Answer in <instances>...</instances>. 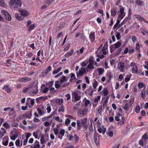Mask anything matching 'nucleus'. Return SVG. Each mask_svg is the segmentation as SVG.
<instances>
[{
    "instance_id": "nucleus-1",
    "label": "nucleus",
    "mask_w": 148,
    "mask_h": 148,
    "mask_svg": "<svg viewBox=\"0 0 148 148\" xmlns=\"http://www.w3.org/2000/svg\"><path fill=\"white\" fill-rule=\"evenodd\" d=\"M9 4V6L13 10L20 8L22 5L20 0H10Z\"/></svg>"
},
{
    "instance_id": "nucleus-2",
    "label": "nucleus",
    "mask_w": 148,
    "mask_h": 148,
    "mask_svg": "<svg viewBox=\"0 0 148 148\" xmlns=\"http://www.w3.org/2000/svg\"><path fill=\"white\" fill-rule=\"evenodd\" d=\"M103 44H101L97 49V51L95 52L96 55H101L103 54L106 55L108 52V49L106 48H104V47H102Z\"/></svg>"
},
{
    "instance_id": "nucleus-3",
    "label": "nucleus",
    "mask_w": 148,
    "mask_h": 148,
    "mask_svg": "<svg viewBox=\"0 0 148 148\" xmlns=\"http://www.w3.org/2000/svg\"><path fill=\"white\" fill-rule=\"evenodd\" d=\"M87 121V119L86 118H84L82 119L77 120V129L78 130H80L81 126L86 124Z\"/></svg>"
},
{
    "instance_id": "nucleus-4",
    "label": "nucleus",
    "mask_w": 148,
    "mask_h": 148,
    "mask_svg": "<svg viewBox=\"0 0 148 148\" xmlns=\"http://www.w3.org/2000/svg\"><path fill=\"white\" fill-rule=\"evenodd\" d=\"M72 97L74 98V101L76 102L81 98V96L78 94V91H75L72 92Z\"/></svg>"
},
{
    "instance_id": "nucleus-5",
    "label": "nucleus",
    "mask_w": 148,
    "mask_h": 148,
    "mask_svg": "<svg viewBox=\"0 0 148 148\" xmlns=\"http://www.w3.org/2000/svg\"><path fill=\"white\" fill-rule=\"evenodd\" d=\"M93 65V57L91 56L89 58V64L85 68L86 70L88 68L89 69L92 70L94 69Z\"/></svg>"
},
{
    "instance_id": "nucleus-6",
    "label": "nucleus",
    "mask_w": 148,
    "mask_h": 148,
    "mask_svg": "<svg viewBox=\"0 0 148 148\" xmlns=\"http://www.w3.org/2000/svg\"><path fill=\"white\" fill-rule=\"evenodd\" d=\"M88 110V108H85L82 109H79L77 112V114L79 116H84L86 114Z\"/></svg>"
},
{
    "instance_id": "nucleus-7",
    "label": "nucleus",
    "mask_w": 148,
    "mask_h": 148,
    "mask_svg": "<svg viewBox=\"0 0 148 148\" xmlns=\"http://www.w3.org/2000/svg\"><path fill=\"white\" fill-rule=\"evenodd\" d=\"M1 12L2 14L4 15L5 18L7 21H10L11 20V16L8 12L4 10H2L1 11Z\"/></svg>"
},
{
    "instance_id": "nucleus-8",
    "label": "nucleus",
    "mask_w": 148,
    "mask_h": 148,
    "mask_svg": "<svg viewBox=\"0 0 148 148\" xmlns=\"http://www.w3.org/2000/svg\"><path fill=\"white\" fill-rule=\"evenodd\" d=\"M120 14L118 16V19H120L122 20L125 16L126 13L124 11V9L123 7H121L119 10Z\"/></svg>"
},
{
    "instance_id": "nucleus-9",
    "label": "nucleus",
    "mask_w": 148,
    "mask_h": 148,
    "mask_svg": "<svg viewBox=\"0 0 148 148\" xmlns=\"http://www.w3.org/2000/svg\"><path fill=\"white\" fill-rule=\"evenodd\" d=\"M130 66L132 67V73H137V66L135 63L134 62H131Z\"/></svg>"
},
{
    "instance_id": "nucleus-10",
    "label": "nucleus",
    "mask_w": 148,
    "mask_h": 148,
    "mask_svg": "<svg viewBox=\"0 0 148 148\" xmlns=\"http://www.w3.org/2000/svg\"><path fill=\"white\" fill-rule=\"evenodd\" d=\"M118 69L121 72H124V69L125 68L124 64L123 62H119L118 65Z\"/></svg>"
},
{
    "instance_id": "nucleus-11",
    "label": "nucleus",
    "mask_w": 148,
    "mask_h": 148,
    "mask_svg": "<svg viewBox=\"0 0 148 148\" xmlns=\"http://www.w3.org/2000/svg\"><path fill=\"white\" fill-rule=\"evenodd\" d=\"M40 93H46L49 90L48 88L44 84L42 85L40 87Z\"/></svg>"
},
{
    "instance_id": "nucleus-12",
    "label": "nucleus",
    "mask_w": 148,
    "mask_h": 148,
    "mask_svg": "<svg viewBox=\"0 0 148 148\" xmlns=\"http://www.w3.org/2000/svg\"><path fill=\"white\" fill-rule=\"evenodd\" d=\"M86 69L84 67H82L80 69L78 73H77V77H78L79 76H82L84 73L86 72Z\"/></svg>"
},
{
    "instance_id": "nucleus-13",
    "label": "nucleus",
    "mask_w": 148,
    "mask_h": 148,
    "mask_svg": "<svg viewBox=\"0 0 148 148\" xmlns=\"http://www.w3.org/2000/svg\"><path fill=\"white\" fill-rule=\"evenodd\" d=\"M89 38L91 42H95V32H91L89 35Z\"/></svg>"
},
{
    "instance_id": "nucleus-14",
    "label": "nucleus",
    "mask_w": 148,
    "mask_h": 148,
    "mask_svg": "<svg viewBox=\"0 0 148 148\" xmlns=\"http://www.w3.org/2000/svg\"><path fill=\"white\" fill-rule=\"evenodd\" d=\"M97 131L99 133L104 134L106 131V129L103 126H101L97 127Z\"/></svg>"
},
{
    "instance_id": "nucleus-15",
    "label": "nucleus",
    "mask_w": 148,
    "mask_h": 148,
    "mask_svg": "<svg viewBox=\"0 0 148 148\" xmlns=\"http://www.w3.org/2000/svg\"><path fill=\"white\" fill-rule=\"evenodd\" d=\"M19 12L22 16L23 17H27L29 15V13L27 11L25 10H20Z\"/></svg>"
},
{
    "instance_id": "nucleus-16",
    "label": "nucleus",
    "mask_w": 148,
    "mask_h": 148,
    "mask_svg": "<svg viewBox=\"0 0 148 148\" xmlns=\"http://www.w3.org/2000/svg\"><path fill=\"white\" fill-rule=\"evenodd\" d=\"M31 80V78L27 77H24L20 78L18 79V81L23 83L26 82Z\"/></svg>"
},
{
    "instance_id": "nucleus-17",
    "label": "nucleus",
    "mask_w": 148,
    "mask_h": 148,
    "mask_svg": "<svg viewBox=\"0 0 148 148\" xmlns=\"http://www.w3.org/2000/svg\"><path fill=\"white\" fill-rule=\"evenodd\" d=\"M94 139L95 143L97 145L99 144V136H98V133L97 132H95L94 133Z\"/></svg>"
},
{
    "instance_id": "nucleus-18",
    "label": "nucleus",
    "mask_w": 148,
    "mask_h": 148,
    "mask_svg": "<svg viewBox=\"0 0 148 148\" xmlns=\"http://www.w3.org/2000/svg\"><path fill=\"white\" fill-rule=\"evenodd\" d=\"M64 130L63 129H61L59 132V134L58 136V138L60 139L61 140H62V136L64 135Z\"/></svg>"
},
{
    "instance_id": "nucleus-19",
    "label": "nucleus",
    "mask_w": 148,
    "mask_h": 148,
    "mask_svg": "<svg viewBox=\"0 0 148 148\" xmlns=\"http://www.w3.org/2000/svg\"><path fill=\"white\" fill-rule=\"evenodd\" d=\"M134 16L139 21L141 22L143 21L144 22H146V20L140 15L138 14H135L134 15Z\"/></svg>"
},
{
    "instance_id": "nucleus-20",
    "label": "nucleus",
    "mask_w": 148,
    "mask_h": 148,
    "mask_svg": "<svg viewBox=\"0 0 148 148\" xmlns=\"http://www.w3.org/2000/svg\"><path fill=\"white\" fill-rule=\"evenodd\" d=\"M93 122L94 124L96 125L97 127L101 126V122L97 117L95 118Z\"/></svg>"
},
{
    "instance_id": "nucleus-21",
    "label": "nucleus",
    "mask_w": 148,
    "mask_h": 148,
    "mask_svg": "<svg viewBox=\"0 0 148 148\" xmlns=\"http://www.w3.org/2000/svg\"><path fill=\"white\" fill-rule=\"evenodd\" d=\"M9 139L7 136H5L3 139V141H4L3 143V145L4 146H7L8 145Z\"/></svg>"
},
{
    "instance_id": "nucleus-22",
    "label": "nucleus",
    "mask_w": 148,
    "mask_h": 148,
    "mask_svg": "<svg viewBox=\"0 0 148 148\" xmlns=\"http://www.w3.org/2000/svg\"><path fill=\"white\" fill-rule=\"evenodd\" d=\"M18 136V133L17 132H15L14 133L12 136H10V138L11 140H14L16 139Z\"/></svg>"
},
{
    "instance_id": "nucleus-23",
    "label": "nucleus",
    "mask_w": 148,
    "mask_h": 148,
    "mask_svg": "<svg viewBox=\"0 0 148 148\" xmlns=\"http://www.w3.org/2000/svg\"><path fill=\"white\" fill-rule=\"evenodd\" d=\"M0 6L4 8H6L7 5L5 0H0Z\"/></svg>"
},
{
    "instance_id": "nucleus-24",
    "label": "nucleus",
    "mask_w": 148,
    "mask_h": 148,
    "mask_svg": "<svg viewBox=\"0 0 148 148\" xmlns=\"http://www.w3.org/2000/svg\"><path fill=\"white\" fill-rule=\"evenodd\" d=\"M15 17L18 21H22L23 19V17L19 15L17 13H15L14 14Z\"/></svg>"
},
{
    "instance_id": "nucleus-25",
    "label": "nucleus",
    "mask_w": 148,
    "mask_h": 148,
    "mask_svg": "<svg viewBox=\"0 0 148 148\" xmlns=\"http://www.w3.org/2000/svg\"><path fill=\"white\" fill-rule=\"evenodd\" d=\"M3 89L5 91L8 93H9L11 92L10 88L9 87V86L7 85L4 86Z\"/></svg>"
},
{
    "instance_id": "nucleus-26",
    "label": "nucleus",
    "mask_w": 148,
    "mask_h": 148,
    "mask_svg": "<svg viewBox=\"0 0 148 148\" xmlns=\"http://www.w3.org/2000/svg\"><path fill=\"white\" fill-rule=\"evenodd\" d=\"M93 81L92 84L93 89L96 90V87L98 85V83L95 79H94Z\"/></svg>"
},
{
    "instance_id": "nucleus-27",
    "label": "nucleus",
    "mask_w": 148,
    "mask_h": 148,
    "mask_svg": "<svg viewBox=\"0 0 148 148\" xmlns=\"http://www.w3.org/2000/svg\"><path fill=\"white\" fill-rule=\"evenodd\" d=\"M137 86L138 88L139 89L142 88L143 87L145 88V85L142 82H139L137 84Z\"/></svg>"
},
{
    "instance_id": "nucleus-28",
    "label": "nucleus",
    "mask_w": 148,
    "mask_h": 148,
    "mask_svg": "<svg viewBox=\"0 0 148 148\" xmlns=\"http://www.w3.org/2000/svg\"><path fill=\"white\" fill-rule=\"evenodd\" d=\"M15 145L17 147H21L23 143H22V140H21V144H20V141L18 139H17L15 141Z\"/></svg>"
},
{
    "instance_id": "nucleus-29",
    "label": "nucleus",
    "mask_w": 148,
    "mask_h": 148,
    "mask_svg": "<svg viewBox=\"0 0 148 148\" xmlns=\"http://www.w3.org/2000/svg\"><path fill=\"white\" fill-rule=\"evenodd\" d=\"M106 134L108 136L110 137H112L113 135V132L110 129L108 130L106 132Z\"/></svg>"
},
{
    "instance_id": "nucleus-30",
    "label": "nucleus",
    "mask_w": 148,
    "mask_h": 148,
    "mask_svg": "<svg viewBox=\"0 0 148 148\" xmlns=\"http://www.w3.org/2000/svg\"><path fill=\"white\" fill-rule=\"evenodd\" d=\"M62 69V67H60L57 69L54 70L52 73L53 75H55L59 72Z\"/></svg>"
},
{
    "instance_id": "nucleus-31",
    "label": "nucleus",
    "mask_w": 148,
    "mask_h": 148,
    "mask_svg": "<svg viewBox=\"0 0 148 148\" xmlns=\"http://www.w3.org/2000/svg\"><path fill=\"white\" fill-rule=\"evenodd\" d=\"M136 3L138 5L143 6L144 5V2L140 0H136Z\"/></svg>"
},
{
    "instance_id": "nucleus-32",
    "label": "nucleus",
    "mask_w": 148,
    "mask_h": 148,
    "mask_svg": "<svg viewBox=\"0 0 148 148\" xmlns=\"http://www.w3.org/2000/svg\"><path fill=\"white\" fill-rule=\"evenodd\" d=\"M27 27L28 30L29 32H31L32 29H34L35 27V24H34L29 26Z\"/></svg>"
},
{
    "instance_id": "nucleus-33",
    "label": "nucleus",
    "mask_w": 148,
    "mask_h": 148,
    "mask_svg": "<svg viewBox=\"0 0 148 148\" xmlns=\"http://www.w3.org/2000/svg\"><path fill=\"white\" fill-rule=\"evenodd\" d=\"M73 50H71L70 52H67L65 54V56L66 58H68V57L72 55V54L73 53Z\"/></svg>"
},
{
    "instance_id": "nucleus-34",
    "label": "nucleus",
    "mask_w": 148,
    "mask_h": 148,
    "mask_svg": "<svg viewBox=\"0 0 148 148\" xmlns=\"http://www.w3.org/2000/svg\"><path fill=\"white\" fill-rule=\"evenodd\" d=\"M37 111L39 115L40 116H42L43 114H45V112L43 110H42L40 108H38L37 109Z\"/></svg>"
},
{
    "instance_id": "nucleus-35",
    "label": "nucleus",
    "mask_w": 148,
    "mask_h": 148,
    "mask_svg": "<svg viewBox=\"0 0 148 148\" xmlns=\"http://www.w3.org/2000/svg\"><path fill=\"white\" fill-rule=\"evenodd\" d=\"M121 43L119 41L117 42L116 43L114 44V46L115 48H119L121 45Z\"/></svg>"
},
{
    "instance_id": "nucleus-36",
    "label": "nucleus",
    "mask_w": 148,
    "mask_h": 148,
    "mask_svg": "<svg viewBox=\"0 0 148 148\" xmlns=\"http://www.w3.org/2000/svg\"><path fill=\"white\" fill-rule=\"evenodd\" d=\"M83 101H84V105L86 107H87L90 103L89 100H87L85 97Z\"/></svg>"
},
{
    "instance_id": "nucleus-37",
    "label": "nucleus",
    "mask_w": 148,
    "mask_h": 148,
    "mask_svg": "<svg viewBox=\"0 0 148 148\" xmlns=\"http://www.w3.org/2000/svg\"><path fill=\"white\" fill-rule=\"evenodd\" d=\"M111 15L112 16H115L116 14V11L114 9H112L111 10Z\"/></svg>"
},
{
    "instance_id": "nucleus-38",
    "label": "nucleus",
    "mask_w": 148,
    "mask_h": 148,
    "mask_svg": "<svg viewBox=\"0 0 148 148\" xmlns=\"http://www.w3.org/2000/svg\"><path fill=\"white\" fill-rule=\"evenodd\" d=\"M104 96L106 97L108 94V91L106 88H104L103 91Z\"/></svg>"
},
{
    "instance_id": "nucleus-39",
    "label": "nucleus",
    "mask_w": 148,
    "mask_h": 148,
    "mask_svg": "<svg viewBox=\"0 0 148 148\" xmlns=\"http://www.w3.org/2000/svg\"><path fill=\"white\" fill-rule=\"evenodd\" d=\"M142 139H143L144 140H146L148 139V135L147 134V132L145 133L143 136Z\"/></svg>"
},
{
    "instance_id": "nucleus-40",
    "label": "nucleus",
    "mask_w": 148,
    "mask_h": 148,
    "mask_svg": "<svg viewBox=\"0 0 148 148\" xmlns=\"http://www.w3.org/2000/svg\"><path fill=\"white\" fill-rule=\"evenodd\" d=\"M141 29L142 30V31H141V33L143 35H145V34H148V32L147 31V30L145 29V28H142Z\"/></svg>"
},
{
    "instance_id": "nucleus-41",
    "label": "nucleus",
    "mask_w": 148,
    "mask_h": 148,
    "mask_svg": "<svg viewBox=\"0 0 148 148\" xmlns=\"http://www.w3.org/2000/svg\"><path fill=\"white\" fill-rule=\"evenodd\" d=\"M64 106L62 105L60 106V107L59 108L58 112H64Z\"/></svg>"
},
{
    "instance_id": "nucleus-42",
    "label": "nucleus",
    "mask_w": 148,
    "mask_h": 148,
    "mask_svg": "<svg viewBox=\"0 0 148 148\" xmlns=\"http://www.w3.org/2000/svg\"><path fill=\"white\" fill-rule=\"evenodd\" d=\"M135 49L137 51V52H140V47L139 44L138 42L136 44Z\"/></svg>"
},
{
    "instance_id": "nucleus-43",
    "label": "nucleus",
    "mask_w": 148,
    "mask_h": 148,
    "mask_svg": "<svg viewBox=\"0 0 148 148\" xmlns=\"http://www.w3.org/2000/svg\"><path fill=\"white\" fill-rule=\"evenodd\" d=\"M134 99H130L127 103H128L129 105V107H130L134 103Z\"/></svg>"
},
{
    "instance_id": "nucleus-44",
    "label": "nucleus",
    "mask_w": 148,
    "mask_h": 148,
    "mask_svg": "<svg viewBox=\"0 0 148 148\" xmlns=\"http://www.w3.org/2000/svg\"><path fill=\"white\" fill-rule=\"evenodd\" d=\"M56 102L58 103L59 105H61L63 102V100L62 98L57 99L56 100Z\"/></svg>"
},
{
    "instance_id": "nucleus-45",
    "label": "nucleus",
    "mask_w": 148,
    "mask_h": 148,
    "mask_svg": "<svg viewBox=\"0 0 148 148\" xmlns=\"http://www.w3.org/2000/svg\"><path fill=\"white\" fill-rule=\"evenodd\" d=\"M53 119L56 120L58 121L59 122H62V119H60L59 116H54L53 117Z\"/></svg>"
},
{
    "instance_id": "nucleus-46",
    "label": "nucleus",
    "mask_w": 148,
    "mask_h": 148,
    "mask_svg": "<svg viewBox=\"0 0 148 148\" xmlns=\"http://www.w3.org/2000/svg\"><path fill=\"white\" fill-rule=\"evenodd\" d=\"M35 88L36 89L35 90H34L32 91V93L34 95H36L38 93V87L37 86H35Z\"/></svg>"
},
{
    "instance_id": "nucleus-47",
    "label": "nucleus",
    "mask_w": 148,
    "mask_h": 148,
    "mask_svg": "<svg viewBox=\"0 0 148 148\" xmlns=\"http://www.w3.org/2000/svg\"><path fill=\"white\" fill-rule=\"evenodd\" d=\"M129 105H128V103H126L125 104V105L123 107V109L127 111L129 110Z\"/></svg>"
},
{
    "instance_id": "nucleus-48",
    "label": "nucleus",
    "mask_w": 148,
    "mask_h": 148,
    "mask_svg": "<svg viewBox=\"0 0 148 148\" xmlns=\"http://www.w3.org/2000/svg\"><path fill=\"white\" fill-rule=\"evenodd\" d=\"M25 115L23 114H22L20 115L19 116L17 117L16 119V120L17 121H19L20 120L23 119Z\"/></svg>"
},
{
    "instance_id": "nucleus-49",
    "label": "nucleus",
    "mask_w": 148,
    "mask_h": 148,
    "mask_svg": "<svg viewBox=\"0 0 148 148\" xmlns=\"http://www.w3.org/2000/svg\"><path fill=\"white\" fill-rule=\"evenodd\" d=\"M59 81H56L55 83V87L56 88H58L60 87V86L59 84Z\"/></svg>"
},
{
    "instance_id": "nucleus-50",
    "label": "nucleus",
    "mask_w": 148,
    "mask_h": 148,
    "mask_svg": "<svg viewBox=\"0 0 148 148\" xmlns=\"http://www.w3.org/2000/svg\"><path fill=\"white\" fill-rule=\"evenodd\" d=\"M39 132V131L38 130H37L35 132H34L33 133V135L35 137V138L38 139H39V138L37 137L38 133Z\"/></svg>"
},
{
    "instance_id": "nucleus-51",
    "label": "nucleus",
    "mask_w": 148,
    "mask_h": 148,
    "mask_svg": "<svg viewBox=\"0 0 148 148\" xmlns=\"http://www.w3.org/2000/svg\"><path fill=\"white\" fill-rule=\"evenodd\" d=\"M74 137L75 138V142L77 143L79 138V136H77L76 134H74Z\"/></svg>"
},
{
    "instance_id": "nucleus-52",
    "label": "nucleus",
    "mask_w": 148,
    "mask_h": 148,
    "mask_svg": "<svg viewBox=\"0 0 148 148\" xmlns=\"http://www.w3.org/2000/svg\"><path fill=\"white\" fill-rule=\"evenodd\" d=\"M140 110V108L139 106H137L135 108V111L136 113H138Z\"/></svg>"
},
{
    "instance_id": "nucleus-53",
    "label": "nucleus",
    "mask_w": 148,
    "mask_h": 148,
    "mask_svg": "<svg viewBox=\"0 0 148 148\" xmlns=\"http://www.w3.org/2000/svg\"><path fill=\"white\" fill-rule=\"evenodd\" d=\"M121 116V115L120 114H118V115L116 116L115 117V119L116 121H118L119 120V118Z\"/></svg>"
},
{
    "instance_id": "nucleus-54",
    "label": "nucleus",
    "mask_w": 148,
    "mask_h": 148,
    "mask_svg": "<svg viewBox=\"0 0 148 148\" xmlns=\"http://www.w3.org/2000/svg\"><path fill=\"white\" fill-rule=\"evenodd\" d=\"M66 77L65 76H63L62 77L60 80V83L61 86V83H63L66 81Z\"/></svg>"
},
{
    "instance_id": "nucleus-55",
    "label": "nucleus",
    "mask_w": 148,
    "mask_h": 148,
    "mask_svg": "<svg viewBox=\"0 0 148 148\" xmlns=\"http://www.w3.org/2000/svg\"><path fill=\"white\" fill-rule=\"evenodd\" d=\"M96 91V90H95L94 89H93V90H90L88 91L89 92V93H88V95L90 96H91L92 95L93 93V92H95Z\"/></svg>"
},
{
    "instance_id": "nucleus-56",
    "label": "nucleus",
    "mask_w": 148,
    "mask_h": 148,
    "mask_svg": "<svg viewBox=\"0 0 148 148\" xmlns=\"http://www.w3.org/2000/svg\"><path fill=\"white\" fill-rule=\"evenodd\" d=\"M98 71L99 75H101L104 72V70L102 68L98 69Z\"/></svg>"
},
{
    "instance_id": "nucleus-57",
    "label": "nucleus",
    "mask_w": 148,
    "mask_h": 148,
    "mask_svg": "<svg viewBox=\"0 0 148 148\" xmlns=\"http://www.w3.org/2000/svg\"><path fill=\"white\" fill-rule=\"evenodd\" d=\"M47 106H48L46 110L47 111V112L48 113H49L50 112L51 110V107L50 106V105L49 103L47 104Z\"/></svg>"
},
{
    "instance_id": "nucleus-58",
    "label": "nucleus",
    "mask_w": 148,
    "mask_h": 148,
    "mask_svg": "<svg viewBox=\"0 0 148 148\" xmlns=\"http://www.w3.org/2000/svg\"><path fill=\"white\" fill-rule=\"evenodd\" d=\"M88 64V62L86 61H84L82 62L81 63V65L83 67H85Z\"/></svg>"
},
{
    "instance_id": "nucleus-59",
    "label": "nucleus",
    "mask_w": 148,
    "mask_h": 148,
    "mask_svg": "<svg viewBox=\"0 0 148 148\" xmlns=\"http://www.w3.org/2000/svg\"><path fill=\"white\" fill-rule=\"evenodd\" d=\"M131 77L129 75H127L126 76L125 78V81L126 82H128L130 80Z\"/></svg>"
},
{
    "instance_id": "nucleus-60",
    "label": "nucleus",
    "mask_w": 148,
    "mask_h": 148,
    "mask_svg": "<svg viewBox=\"0 0 148 148\" xmlns=\"http://www.w3.org/2000/svg\"><path fill=\"white\" fill-rule=\"evenodd\" d=\"M125 121V118L123 117H122L121 118V120L119 121V123H120L121 125H123L124 124V121Z\"/></svg>"
},
{
    "instance_id": "nucleus-61",
    "label": "nucleus",
    "mask_w": 148,
    "mask_h": 148,
    "mask_svg": "<svg viewBox=\"0 0 148 148\" xmlns=\"http://www.w3.org/2000/svg\"><path fill=\"white\" fill-rule=\"evenodd\" d=\"M25 115L26 118L29 119H30L32 116V113L31 112L29 113H27L25 114Z\"/></svg>"
},
{
    "instance_id": "nucleus-62",
    "label": "nucleus",
    "mask_w": 148,
    "mask_h": 148,
    "mask_svg": "<svg viewBox=\"0 0 148 148\" xmlns=\"http://www.w3.org/2000/svg\"><path fill=\"white\" fill-rule=\"evenodd\" d=\"M102 109V106H99L98 107V112L99 114H101Z\"/></svg>"
},
{
    "instance_id": "nucleus-63",
    "label": "nucleus",
    "mask_w": 148,
    "mask_h": 148,
    "mask_svg": "<svg viewBox=\"0 0 148 148\" xmlns=\"http://www.w3.org/2000/svg\"><path fill=\"white\" fill-rule=\"evenodd\" d=\"M3 125L6 127V128H8L10 127V125L6 123V122H5V123H4L3 124Z\"/></svg>"
},
{
    "instance_id": "nucleus-64",
    "label": "nucleus",
    "mask_w": 148,
    "mask_h": 148,
    "mask_svg": "<svg viewBox=\"0 0 148 148\" xmlns=\"http://www.w3.org/2000/svg\"><path fill=\"white\" fill-rule=\"evenodd\" d=\"M145 92L144 90H143L141 91V97L143 99L145 98Z\"/></svg>"
}]
</instances>
